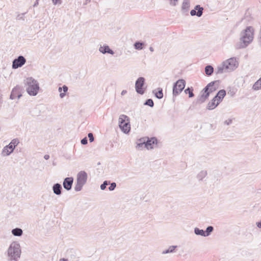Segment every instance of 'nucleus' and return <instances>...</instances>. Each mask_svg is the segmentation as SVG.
<instances>
[{"label":"nucleus","instance_id":"ddd939ff","mask_svg":"<svg viewBox=\"0 0 261 261\" xmlns=\"http://www.w3.org/2000/svg\"><path fill=\"white\" fill-rule=\"evenodd\" d=\"M157 145V139L155 138H145V148L152 149Z\"/></svg>","mask_w":261,"mask_h":261},{"label":"nucleus","instance_id":"4468645a","mask_svg":"<svg viewBox=\"0 0 261 261\" xmlns=\"http://www.w3.org/2000/svg\"><path fill=\"white\" fill-rule=\"evenodd\" d=\"M203 10V8L200 7V5H196L194 9H193L190 11V14L192 16L196 15L198 17H200L202 15Z\"/></svg>","mask_w":261,"mask_h":261},{"label":"nucleus","instance_id":"9b49d317","mask_svg":"<svg viewBox=\"0 0 261 261\" xmlns=\"http://www.w3.org/2000/svg\"><path fill=\"white\" fill-rule=\"evenodd\" d=\"M25 62V58L22 56H19L13 61L12 67L13 69H17L24 65Z\"/></svg>","mask_w":261,"mask_h":261},{"label":"nucleus","instance_id":"4be33fe9","mask_svg":"<svg viewBox=\"0 0 261 261\" xmlns=\"http://www.w3.org/2000/svg\"><path fill=\"white\" fill-rule=\"evenodd\" d=\"M176 247V246H170L167 249L163 250L162 254L164 255L166 254L174 253L175 252V249Z\"/></svg>","mask_w":261,"mask_h":261},{"label":"nucleus","instance_id":"7c9ffc66","mask_svg":"<svg viewBox=\"0 0 261 261\" xmlns=\"http://www.w3.org/2000/svg\"><path fill=\"white\" fill-rule=\"evenodd\" d=\"M185 92L186 94L188 93L189 97L190 98L193 97L194 96V95L193 93V89L192 88H187L185 90Z\"/></svg>","mask_w":261,"mask_h":261},{"label":"nucleus","instance_id":"39448f33","mask_svg":"<svg viewBox=\"0 0 261 261\" xmlns=\"http://www.w3.org/2000/svg\"><path fill=\"white\" fill-rule=\"evenodd\" d=\"M225 95V90L222 89L219 91L217 95L207 104V109L210 110L214 109L222 100Z\"/></svg>","mask_w":261,"mask_h":261},{"label":"nucleus","instance_id":"f257e3e1","mask_svg":"<svg viewBox=\"0 0 261 261\" xmlns=\"http://www.w3.org/2000/svg\"><path fill=\"white\" fill-rule=\"evenodd\" d=\"M254 38V29L252 27H247L240 34V44L238 48H244L251 43Z\"/></svg>","mask_w":261,"mask_h":261},{"label":"nucleus","instance_id":"72a5a7b5","mask_svg":"<svg viewBox=\"0 0 261 261\" xmlns=\"http://www.w3.org/2000/svg\"><path fill=\"white\" fill-rule=\"evenodd\" d=\"M108 185V182L106 180L105 181L103 184H102L101 185H100V189L102 190H103L106 189L107 186Z\"/></svg>","mask_w":261,"mask_h":261},{"label":"nucleus","instance_id":"5701e85b","mask_svg":"<svg viewBox=\"0 0 261 261\" xmlns=\"http://www.w3.org/2000/svg\"><path fill=\"white\" fill-rule=\"evenodd\" d=\"M207 174V173L206 170H201L197 175V178L199 181H202Z\"/></svg>","mask_w":261,"mask_h":261},{"label":"nucleus","instance_id":"9d476101","mask_svg":"<svg viewBox=\"0 0 261 261\" xmlns=\"http://www.w3.org/2000/svg\"><path fill=\"white\" fill-rule=\"evenodd\" d=\"M145 79L143 77H139L135 82V89L137 93L143 95L145 92Z\"/></svg>","mask_w":261,"mask_h":261},{"label":"nucleus","instance_id":"473e14b6","mask_svg":"<svg viewBox=\"0 0 261 261\" xmlns=\"http://www.w3.org/2000/svg\"><path fill=\"white\" fill-rule=\"evenodd\" d=\"M19 142L17 139H13L12 140V141L10 143V144L14 145V148H15V147L18 145Z\"/></svg>","mask_w":261,"mask_h":261},{"label":"nucleus","instance_id":"f8f14e48","mask_svg":"<svg viewBox=\"0 0 261 261\" xmlns=\"http://www.w3.org/2000/svg\"><path fill=\"white\" fill-rule=\"evenodd\" d=\"M22 89L20 86H16L13 89L11 92L10 95V98L11 99H14L16 97L18 98V99L20 98V97L22 96Z\"/></svg>","mask_w":261,"mask_h":261},{"label":"nucleus","instance_id":"a211bd4d","mask_svg":"<svg viewBox=\"0 0 261 261\" xmlns=\"http://www.w3.org/2000/svg\"><path fill=\"white\" fill-rule=\"evenodd\" d=\"M190 0H183L181 11L183 13H187L189 10Z\"/></svg>","mask_w":261,"mask_h":261},{"label":"nucleus","instance_id":"ea45409f","mask_svg":"<svg viewBox=\"0 0 261 261\" xmlns=\"http://www.w3.org/2000/svg\"><path fill=\"white\" fill-rule=\"evenodd\" d=\"M224 123L225 124H226L227 125H229L232 123V119H227V120H225Z\"/></svg>","mask_w":261,"mask_h":261},{"label":"nucleus","instance_id":"a18cd8bd","mask_svg":"<svg viewBox=\"0 0 261 261\" xmlns=\"http://www.w3.org/2000/svg\"><path fill=\"white\" fill-rule=\"evenodd\" d=\"M38 5V1L36 0V2L35 3L34 6L35 7Z\"/></svg>","mask_w":261,"mask_h":261},{"label":"nucleus","instance_id":"bb28decb","mask_svg":"<svg viewBox=\"0 0 261 261\" xmlns=\"http://www.w3.org/2000/svg\"><path fill=\"white\" fill-rule=\"evenodd\" d=\"M194 233L196 235L205 237L204 231L202 229H200L197 227H195L194 228Z\"/></svg>","mask_w":261,"mask_h":261},{"label":"nucleus","instance_id":"2f4dec72","mask_svg":"<svg viewBox=\"0 0 261 261\" xmlns=\"http://www.w3.org/2000/svg\"><path fill=\"white\" fill-rule=\"evenodd\" d=\"M145 105L148 106L150 107H153L154 106V102L151 99H148L146 100L145 102L144 103Z\"/></svg>","mask_w":261,"mask_h":261},{"label":"nucleus","instance_id":"6e6552de","mask_svg":"<svg viewBox=\"0 0 261 261\" xmlns=\"http://www.w3.org/2000/svg\"><path fill=\"white\" fill-rule=\"evenodd\" d=\"M87 179V174L84 171H80L77 175L76 182L74 186V190L80 191L86 184Z\"/></svg>","mask_w":261,"mask_h":261},{"label":"nucleus","instance_id":"58836bf2","mask_svg":"<svg viewBox=\"0 0 261 261\" xmlns=\"http://www.w3.org/2000/svg\"><path fill=\"white\" fill-rule=\"evenodd\" d=\"M54 5H56L57 4H61L62 3L61 0H52Z\"/></svg>","mask_w":261,"mask_h":261},{"label":"nucleus","instance_id":"49530a36","mask_svg":"<svg viewBox=\"0 0 261 261\" xmlns=\"http://www.w3.org/2000/svg\"><path fill=\"white\" fill-rule=\"evenodd\" d=\"M149 50L151 52H153L154 51L153 48L152 47H151V46L149 47Z\"/></svg>","mask_w":261,"mask_h":261},{"label":"nucleus","instance_id":"cd10ccee","mask_svg":"<svg viewBox=\"0 0 261 261\" xmlns=\"http://www.w3.org/2000/svg\"><path fill=\"white\" fill-rule=\"evenodd\" d=\"M144 45V43L143 42L137 41L135 43L134 47L136 49L141 50L143 49V46Z\"/></svg>","mask_w":261,"mask_h":261},{"label":"nucleus","instance_id":"1a4fd4ad","mask_svg":"<svg viewBox=\"0 0 261 261\" xmlns=\"http://www.w3.org/2000/svg\"><path fill=\"white\" fill-rule=\"evenodd\" d=\"M186 82L183 79L177 81L173 85L172 94L173 97L178 95L185 88Z\"/></svg>","mask_w":261,"mask_h":261},{"label":"nucleus","instance_id":"c756f323","mask_svg":"<svg viewBox=\"0 0 261 261\" xmlns=\"http://www.w3.org/2000/svg\"><path fill=\"white\" fill-rule=\"evenodd\" d=\"M68 88L67 86L64 85L63 86V92L60 93V97L61 98H64L66 95V93L67 92Z\"/></svg>","mask_w":261,"mask_h":261},{"label":"nucleus","instance_id":"f3484780","mask_svg":"<svg viewBox=\"0 0 261 261\" xmlns=\"http://www.w3.org/2000/svg\"><path fill=\"white\" fill-rule=\"evenodd\" d=\"M13 145L10 144V143L5 146L2 151V154L3 156H8L10 155L14 150V148Z\"/></svg>","mask_w":261,"mask_h":261},{"label":"nucleus","instance_id":"393cba45","mask_svg":"<svg viewBox=\"0 0 261 261\" xmlns=\"http://www.w3.org/2000/svg\"><path fill=\"white\" fill-rule=\"evenodd\" d=\"M22 230L19 228H16L12 230V233L14 236L20 237L22 234Z\"/></svg>","mask_w":261,"mask_h":261},{"label":"nucleus","instance_id":"b1692460","mask_svg":"<svg viewBox=\"0 0 261 261\" xmlns=\"http://www.w3.org/2000/svg\"><path fill=\"white\" fill-rule=\"evenodd\" d=\"M252 89L254 91L261 89V77L253 84Z\"/></svg>","mask_w":261,"mask_h":261},{"label":"nucleus","instance_id":"412c9836","mask_svg":"<svg viewBox=\"0 0 261 261\" xmlns=\"http://www.w3.org/2000/svg\"><path fill=\"white\" fill-rule=\"evenodd\" d=\"M155 97L158 99H161L163 97V93L162 89L158 88V89L153 91Z\"/></svg>","mask_w":261,"mask_h":261},{"label":"nucleus","instance_id":"dca6fc26","mask_svg":"<svg viewBox=\"0 0 261 261\" xmlns=\"http://www.w3.org/2000/svg\"><path fill=\"white\" fill-rule=\"evenodd\" d=\"M98 50L101 53L103 54H106L107 53L112 55L114 54V51L111 48H110L109 46L107 44L100 45L99 47Z\"/></svg>","mask_w":261,"mask_h":261},{"label":"nucleus","instance_id":"de8ad7c7","mask_svg":"<svg viewBox=\"0 0 261 261\" xmlns=\"http://www.w3.org/2000/svg\"><path fill=\"white\" fill-rule=\"evenodd\" d=\"M59 261H68V260H67V259H65V258H61L60 259Z\"/></svg>","mask_w":261,"mask_h":261},{"label":"nucleus","instance_id":"aec40b11","mask_svg":"<svg viewBox=\"0 0 261 261\" xmlns=\"http://www.w3.org/2000/svg\"><path fill=\"white\" fill-rule=\"evenodd\" d=\"M143 147L145 148V138H142L139 139L137 143V149H142Z\"/></svg>","mask_w":261,"mask_h":261},{"label":"nucleus","instance_id":"c9c22d12","mask_svg":"<svg viewBox=\"0 0 261 261\" xmlns=\"http://www.w3.org/2000/svg\"><path fill=\"white\" fill-rule=\"evenodd\" d=\"M88 137L89 139V141L90 142H92L93 141H94V137H93V134L91 133H89L88 134Z\"/></svg>","mask_w":261,"mask_h":261},{"label":"nucleus","instance_id":"79ce46f5","mask_svg":"<svg viewBox=\"0 0 261 261\" xmlns=\"http://www.w3.org/2000/svg\"><path fill=\"white\" fill-rule=\"evenodd\" d=\"M126 93H127V91L125 90H123L122 91V92L121 93V95H124Z\"/></svg>","mask_w":261,"mask_h":261},{"label":"nucleus","instance_id":"f03ea898","mask_svg":"<svg viewBox=\"0 0 261 261\" xmlns=\"http://www.w3.org/2000/svg\"><path fill=\"white\" fill-rule=\"evenodd\" d=\"M239 66V62L236 58H230L224 61L218 66L216 73L221 74L224 72H230L236 69Z\"/></svg>","mask_w":261,"mask_h":261},{"label":"nucleus","instance_id":"37998d69","mask_svg":"<svg viewBox=\"0 0 261 261\" xmlns=\"http://www.w3.org/2000/svg\"><path fill=\"white\" fill-rule=\"evenodd\" d=\"M44 158L45 160H47L49 159V155H48V154H46V155H45L44 156Z\"/></svg>","mask_w":261,"mask_h":261},{"label":"nucleus","instance_id":"0eeeda50","mask_svg":"<svg viewBox=\"0 0 261 261\" xmlns=\"http://www.w3.org/2000/svg\"><path fill=\"white\" fill-rule=\"evenodd\" d=\"M119 126L121 130L125 134H128L130 129L129 119L128 116L121 115L119 118Z\"/></svg>","mask_w":261,"mask_h":261},{"label":"nucleus","instance_id":"6ab92c4d","mask_svg":"<svg viewBox=\"0 0 261 261\" xmlns=\"http://www.w3.org/2000/svg\"><path fill=\"white\" fill-rule=\"evenodd\" d=\"M62 186L60 184L57 183L53 187L54 193L57 195H60L61 193Z\"/></svg>","mask_w":261,"mask_h":261},{"label":"nucleus","instance_id":"423d86ee","mask_svg":"<svg viewBox=\"0 0 261 261\" xmlns=\"http://www.w3.org/2000/svg\"><path fill=\"white\" fill-rule=\"evenodd\" d=\"M217 81H213L210 83L201 91V95L199 101L203 102L209 96L211 93L215 91L217 88L214 87Z\"/></svg>","mask_w":261,"mask_h":261},{"label":"nucleus","instance_id":"7ed1b4c3","mask_svg":"<svg viewBox=\"0 0 261 261\" xmlns=\"http://www.w3.org/2000/svg\"><path fill=\"white\" fill-rule=\"evenodd\" d=\"M21 255L20 245L17 242H12L7 250L8 261H18Z\"/></svg>","mask_w":261,"mask_h":261},{"label":"nucleus","instance_id":"4c0bfd02","mask_svg":"<svg viewBox=\"0 0 261 261\" xmlns=\"http://www.w3.org/2000/svg\"><path fill=\"white\" fill-rule=\"evenodd\" d=\"M81 144H83V145L87 144L88 143V140H87V138L85 137V138L82 139L81 140Z\"/></svg>","mask_w":261,"mask_h":261},{"label":"nucleus","instance_id":"f704fd0d","mask_svg":"<svg viewBox=\"0 0 261 261\" xmlns=\"http://www.w3.org/2000/svg\"><path fill=\"white\" fill-rule=\"evenodd\" d=\"M116 187V184L115 182H112L110 186L109 187V189L110 191H113L115 189Z\"/></svg>","mask_w":261,"mask_h":261},{"label":"nucleus","instance_id":"09e8293b","mask_svg":"<svg viewBox=\"0 0 261 261\" xmlns=\"http://www.w3.org/2000/svg\"><path fill=\"white\" fill-rule=\"evenodd\" d=\"M91 0H86V3L85 5H86L87 3L90 2Z\"/></svg>","mask_w":261,"mask_h":261},{"label":"nucleus","instance_id":"20e7f679","mask_svg":"<svg viewBox=\"0 0 261 261\" xmlns=\"http://www.w3.org/2000/svg\"><path fill=\"white\" fill-rule=\"evenodd\" d=\"M25 85L27 86L26 90L30 95H36L39 90L38 82L32 77H28L25 81Z\"/></svg>","mask_w":261,"mask_h":261},{"label":"nucleus","instance_id":"c03bdc74","mask_svg":"<svg viewBox=\"0 0 261 261\" xmlns=\"http://www.w3.org/2000/svg\"><path fill=\"white\" fill-rule=\"evenodd\" d=\"M58 91L60 93L63 91V87H59L58 88Z\"/></svg>","mask_w":261,"mask_h":261},{"label":"nucleus","instance_id":"a878e982","mask_svg":"<svg viewBox=\"0 0 261 261\" xmlns=\"http://www.w3.org/2000/svg\"><path fill=\"white\" fill-rule=\"evenodd\" d=\"M205 73L207 76L211 75L214 72V68L211 65H207L205 66Z\"/></svg>","mask_w":261,"mask_h":261},{"label":"nucleus","instance_id":"e433bc0d","mask_svg":"<svg viewBox=\"0 0 261 261\" xmlns=\"http://www.w3.org/2000/svg\"><path fill=\"white\" fill-rule=\"evenodd\" d=\"M178 0H170V4L172 6H175Z\"/></svg>","mask_w":261,"mask_h":261},{"label":"nucleus","instance_id":"2eb2a0df","mask_svg":"<svg viewBox=\"0 0 261 261\" xmlns=\"http://www.w3.org/2000/svg\"><path fill=\"white\" fill-rule=\"evenodd\" d=\"M73 182V177H66L64 179L63 182V186L64 189L67 191L70 190L71 189L72 185Z\"/></svg>","mask_w":261,"mask_h":261},{"label":"nucleus","instance_id":"a19ab883","mask_svg":"<svg viewBox=\"0 0 261 261\" xmlns=\"http://www.w3.org/2000/svg\"><path fill=\"white\" fill-rule=\"evenodd\" d=\"M256 225L258 228H261V221L256 222Z\"/></svg>","mask_w":261,"mask_h":261},{"label":"nucleus","instance_id":"c85d7f7f","mask_svg":"<svg viewBox=\"0 0 261 261\" xmlns=\"http://www.w3.org/2000/svg\"><path fill=\"white\" fill-rule=\"evenodd\" d=\"M213 230H214V227L213 226H208L206 228V230L204 231L205 237L209 236L211 234V233L213 231Z\"/></svg>","mask_w":261,"mask_h":261}]
</instances>
